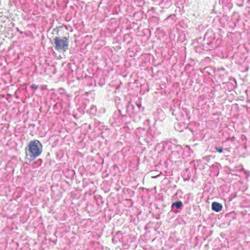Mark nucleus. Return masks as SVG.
<instances>
[{
  "mask_svg": "<svg viewBox=\"0 0 250 250\" xmlns=\"http://www.w3.org/2000/svg\"><path fill=\"white\" fill-rule=\"evenodd\" d=\"M42 145L38 140L29 142L25 148V159L29 162L33 161L42 153Z\"/></svg>",
  "mask_w": 250,
  "mask_h": 250,
  "instance_id": "1",
  "label": "nucleus"
},
{
  "mask_svg": "<svg viewBox=\"0 0 250 250\" xmlns=\"http://www.w3.org/2000/svg\"><path fill=\"white\" fill-rule=\"evenodd\" d=\"M54 40L56 50L65 52L68 49V41L66 37L61 38L60 37H56Z\"/></svg>",
  "mask_w": 250,
  "mask_h": 250,
  "instance_id": "2",
  "label": "nucleus"
},
{
  "mask_svg": "<svg viewBox=\"0 0 250 250\" xmlns=\"http://www.w3.org/2000/svg\"><path fill=\"white\" fill-rule=\"evenodd\" d=\"M212 209L216 212H219L222 209V205L218 202H214L211 205Z\"/></svg>",
  "mask_w": 250,
  "mask_h": 250,
  "instance_id": "3",
  "label": "nucleus"
},
{
  "mask_svg": "<svg viewBox=\"0 0 250 250\" xmlns=\"http://www.w3.org/2000/svg\"><path fill=\"white\" fill-rule=\"evenodd\" d=\"M183 205V203L181 201H177L172 204V206H175L177 208H180Z\"/></svg>",
  "mask_w": 250,
  "mask_h": 250,
  "instance_id": "4",
  "label": "nucleus"
},
{
  "mask_svg": "<svg viewBox=\"0 0 250 250\" xmlns=\"http://www.w3.org/2000/svg\"><path fill=\"white\" fill-rule=\"evenodd\" d=\"M161 174V172H159V173L158 174H155L154 173V172L153 171H151L150 172V176L151 177V178H156L158 176H159L160 174Z\"/></svg>",
  "mask_w": 250,
  "mask_h": 250,
  "instance_id": "5",
  "label": "nucleus"
},
{
  "mask_svg": "<svg viewBox=\"0 0 250 250\" xmlns=\"http://www.w3.org/2000/svg\"><path fill=\"white\" fill-rule=\"evenodd\" d=\"M216 149L219 153H222L223 152L222 148H216Z\"/></svg>",
  "mask_w": 250,
  "mask_h": 250,
  "instance_id": "6",
  "label": "nucleus"
},
{
  "mask_svg": "<svg viewBox=\"0 0 250 250\" xmlns=\"http://www.w3.org/2000/svg\"><path fill=\"white\" fill-rule=\"evenodd\" d=\"M31 87H32V88L37 89L38 88V85H33L31 86Z\"/></svg>",
  "mask_w": 250,
  "mask_h": 250,
  "instance_id": "7",
  "label": "nucleus"
}]
</instances>
